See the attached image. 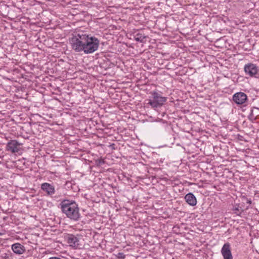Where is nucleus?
Returning a JSON list of instances; mask_svg holds the SVG:
<instances>
[{"mask_svg":"<svg viewBox=\"0 0 259 259\" xmlns=\"http://www.w3.org/2000/svg\"><path fill=\"white\" fill-rule=\"evenodd\" d=\"M247 203H249V204L251 203V201L250 200H248L247 201Z\"/></svg>","mask_w":259,"mask_h":259,"instance_id":"obj_17","label":"nucleus"},{"mask_svg":"<svg viewBox=\"0 0 259 259\" xmlns=\"http://www.w3.org/2000/svg\"><path fill=\"white\" fill-rule=\"evenodd\" d=\"M62 212L70 220L77 221L80 218L79 207L74 201L64 199L60 203Z\"/></svg>","mask_w":259,"mask_h":259,"instance_id":"obj_2","label":"nucleus"},{"mask_svg":"<svg viewBox=\"0 0 259 259\" xmlns=\"http://www.w3.org/2000/svg\"><path fill=\"white\" fill-rule=\"evenodd\" d=\"M104 163V161L103 160H102L100 162V163L101 164H102V163Z\"/></svg>","mask_w":259,"mask_h":259,"instance_id":"obj_16","label":"nucleus"},{"mask_svg":"<svg viewBox=\"0 0 259 259\" xmlns=\"http://www.w3.org/2000/svg\"><path fill=\"white\" fill-rule=\"evenodd\" d=\"M11 248L15 253L19 255L23 254L26 250L25 247L19 243L13 244Z\"/></svg>","mask_w":259,"mask_h":259,"instance_id":"obj_10","label":"nucleus"},{"mask_svg":"<svg viewBox=\"0 0 259 259\" xmlns=\"http://www.w3.org/2000/svg\"><path fill=\"white\" fill-rule=\"evenodd\" d=\"M221 252L224 259H233L229 243H226L224 244Z\"/></svg>","mask_w":259,"mask_h":259,"instance_id":"obj_7","label":"nucleus"},{"mask_svg":"<svg viewBox=\"0 0 259 259\" xmlns=\"http://www.w3.org/2000/svg\"><path fill=\"white\" fill-rule=\"evenodd\" d=\"M70 43L72 49L76 52L83 51L88 54L93 53L98 49L100 40L91 34L81 31L73 35L70 39Z\"/></svg>","mask_w":259,"mask_h":259,"instance_id":"obj_1","label":"nucleus"},{"mask_svg":"<svg viewBox=\"0 0 259 259\" xmlns=\"http://www.w3.org/2000/svg\"><path fill=\"white\" fill-rule=\"evenodd\" d=\"M41 189L47 193L48 195L51 196L55 194V190L54 187L48 183H44L41 185Z\"/></svg>","mask_w":259,"mask_h":259,"instance_id":"obj_9","label":"nucleus"},{"mask_svg":"<svg viewBox=\"0 0 259 259\" xmlns=\"http://www.w3.org/2000/svg\"><path fill=\"white\" fill-rule=\"evenodd\" d=\"M22 144L19 143L17 140H11L7 144L6 148L8 151H11L12 153L18 152L21 148L20 146Z\"/></svg>","mask_w":259,"mask_h":259,"instance_id":"obj_5","label":"nucleus"},{"mask_svg":"<svg viewBox=\"0 0 259 259\" xmlns=\"http://www.w3.org/2000/svg\"><path fill=\"white\" fill-rule=\"evenodd\" d=\"M244 69L246 74L251 77L254 76L257 74L258 70L256 65L252 63L245 65Z\"/></svg>","mask_w":259,"mask_h":259,"instance_id":"obj_6","label":"nucleus"},{"mask_svg":"<svg viewBox=\"0 0 259 259\" xmlns=\"http://www.w3.org/2000/svg\"><path fill=\"white\" fill-rule=\"evenodd\" d=\"M232 100L237 105H242L245 106L247 101V96L243 92H238L233 95Z\"/></svg>","mask_w":259,"mask_h":259,"instance_id":"obj_4","label":"nucleus"},{"mask_svg":"<svg viewBox=\"0 0 259 259\" xmlns=\"http://www.w3.org/2000/svg\"><path fill=\"white\" fill-rule=\"evenodd\" d=\"M185 199L187 203L192 206H194L197 204V200L193 194L189 193L185 196Z\"/></svg>","mask_w":259,"mask_h":259,"instance_id":"obj_11","label":"nucleus"},{"mask_svg":"<svg viewBox=\"0 0 259 259\" xmlns=\"http://www.w3.org/2000/svg\"><path fill=\"white\" fill-rule=\"evenodd\" d=\"M235 210H238V209L237 208H236Z\"/></svg>","mask_w":259,"mask_h":259,"instance_id":"obj_18","label":"nucleus"},{"mask_svg":"<svg viewBox=\"0 0 259 259\" xmlns=\"http://www.w3.org/2000/svg\"><path fill=\"white\" fill-rule=\"evenodd\" d=\"M49 259H61L60 257H51L49 258Z\"/></svg>","mask_w":259,"mask_h":259,"instance_id":"obj_15","label":"nucleus"},{"mask_svg":"<svg viewBox=\"0 0 259 259\" xmlns=\"http://www.w3.org/2000/svg\"><path fill=\"white\" fill-rule=\"evenodd\" d=\"M116 257L119 259H124L125 258V255L122 252H119L116 255Z\"/></svg>","mask_w":259,"mask_h":259,"instance_id":"obj_14","label":"nucleus"},{"mask_svg":"<svg viewBox=\"0 0 259 259\" xmlns=\"http://www.w3.org/2000/svg\"><path fill=\"white\" fill-rule=\"evenodd\" d=\"M65 239L70 246L74 248L78 247L79 245V239L76 236L69 234L66 236Z\"/></svg>","mask_w":259,"mask_h":259,"instance_id":"obj_8","label":"nucleus"},{"mask_svg":"<svg viewBox=\"0 0 259 259\" xmlns=\"http://www.w3.org/2000/svg\"><path fill=\"white\" fill-rule=\"evenodd\" d=\"M134 38L137 41L144 42V39L146 38V36L141 32H138L135 34Z\"/></svg>","mask_w":259,"mask_h":259,"instance_id":"obj_12","label":"nucleus"},{"mask_svg":"<svg viewBox=\"0 0 259 259\" xmlns=\"http://www.w3.org/2000/svg\"><path fill=\"white\" fill-rule=\"evenodd\" d=\"M151 96L147 100V104L149 105L154 109L162 107L167 101V98L163 97L157 91H153L150 93Z\"/></svg>","mask_w":259,"mask_h":259,"instance_id":"obj_3","label":"nucleus"},{"mask_svg":"<svg viewBox=\"0 0 259 259\" xmlns=\"http://www.w3.org/2000/svg\"><path fill=\"white\" fill-rule=\"evenodd\" d=\"M249 119L250 120H251L252 122H253L254 121H255L256 119V117L254 115L253 113V110H251V112L249 115Z\"/></svg>","mask_w":259,"mask_h":259,"instance_id":"obj_13","label":"nucleus"}]
</instances>
